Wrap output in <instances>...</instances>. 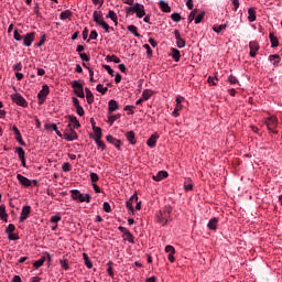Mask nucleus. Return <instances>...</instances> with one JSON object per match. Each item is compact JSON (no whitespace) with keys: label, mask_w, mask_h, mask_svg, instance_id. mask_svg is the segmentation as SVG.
Returning a JSON list of instances; mask_svg holds the SVG:
<instances>
[{"label":"nucleus","mask_w":282,"mask_h":282,"mask_svg":"<svg viewBox=\"0 0 282 282\" xmlns=\"http://www.w3.org/2000/svg\"><path fill=\"white\" fill-rule=\"evenodd\" d=\"M138 19H142L145 14L147 11H144V4L139 3V7H137L135 13Z\"/></svg>","instance_id":"412c9836"},{"label":"nucleus","mask_w":282,"mask_h":282,"mask_svg":"<svg viewBox=\"0 0 282 282\" xmlns=\"http://www.w3.org/2000/svg\"><path fill=\"white\" fill-rule=\"evenodd\" d=\"M217 80H218L217 77L209 76L207 79V83L215 87L217 85Z\"/></svg>","instance_id":"4d7b16f0"},{"label":"nucleus","mask_w":282,"mask_h":282,"mask_svg":"<svg viewBox=\"0 0 282 282\" xmlns=\"http://www.w3.org/2000/svg\"><path fill=\"white\" fill-rule=\"evenodd\" d=\"M227 83H229V85H237V83H239V79H237L235 75H229Z\"/></svg>","instance_id":"de8ad7c7"},{"label":"nucleus","mask_w":282,"mask_h":282,"mask_svg":"<svg viewBox=\"0 0 282 282\" xmlns=\"http://www.w3.org/2000/svg\"><path fill=\"white\" fill-rule=\"evenodd\" d=\"M171 19L174 23H180L182 21V15H180V13H172Z\"/></svg>","instance_id":"09e8293b"},{"label":"nucleus","mask_w":282,"mask_h":282,"mask_svg":"<svg viewBox=\"0 0 282 282\" xmlns=\"http://www.w3.org/2000/svg\"><path fill=\"white\" fill-rule=\"evenodd\" d=\"M11 99L13 102H15V105H19V107H28V101L25 98H23V96H21V94H13Z\"/></svg>","instance_id":"423d86ee"},{"label":"nucleus","mask_w":282,"mask_h":282,"mask_svg":"<svg viewBox=\"0 0 282 282\" xmlns=\"http://www.w3.org/2000/svg\"><path fill=\"white\" fill-rule=\"evenodd\" d=\"M133 109H135V106H126L123 108V111H129L130 116H133L134 113Z\"/></svg>","instance_id":"e2e57ef3"},{"label":"nucleus","mask_w":282,"mask_h":282,"mask_svg":"<svg viewBox=\"0 0 282 282\" xmlns=\"http://www.w3.org/2000/svg\"><path fill=\"white\" fill-rule=\"evenodd\" d=\"M13 39L15 40V41H21L22 39H23V36H21L20 34H19V31H14L13 32Z\"/></svg>","instance_id":"774afa93"},{"label":"nucleus","mask_w":282,"mask_h":282,"mask_svg":"<svg viewBox=\"0 0 282 282\" xmlns=\"http://www.w3.org/2000/svg\"><path fill=\"white\" fill-rule=\"evenodd\" d=\"M96 89L99 91V94H107L109 88L105 87L102 84H98Z\"/></svg>","instance_id":"49530a36"},{"label":"nucleus","mask_w":282,"mask_h":282,"mask_svg":"<svg viewBox=\"0 0 282 282\" xmlns=\"http://www.w3.org/2000/svg\"><path fill=\"white\" fill-rule=\"evenodd\" d=\"M106 140H107V142H109L110 144H113V145L116 147V149H120L121 142H120V140L113 138V135L108 134V135L106 137Z\"/></svg>","instance_id":"a211bd4d"},{"label":"nucleus","mask_w":282,"mask_h":282,"mask_svg":"<svg viewBox=\"0 0 282 282\" xmlns=\"http://www.w3.org/2000/svg\"><path fill=\"white\" fill-rule=\"evenodd\" d=\"M166 177H169V172L160 171L156 175L152 176V180H154V182H162V180H166Z\"/></svg>","instance_id":"f3484780"},{"label":"nucleus","mask_w":282,"mask_h":282,"mask_svg":"<svg viewBox=\"0 0 282 282\" xmlns=\"http://www.w3.org/2000/svg\"><path fill=\"white\" fill-rule=\"evenodd\" d=\"M68 129H80V122L78 121V119L75 116H68Z\"/></svg>","instance_id":"9d476101"},{"label":"nucleus","mask_w":282,"mask_h":282,"mask_svg":"<svg viewBox=\"0 0 282 282\" xmlns=\"http://www.w3.org/2000/svg\"><path fill=\"white\" fill-rule=\"evenodd\" d=\"M184 191H193V181H191V178L185 181V183H184Z\"/></svg>","instance_id":"79ce46f5"},{"label":"nucleus","mask_w":282,"mask_h":282,"mask_svg":"<svg viewBox=\"0 0 282 282\" xmlns=\"http://www.w3.org/2000/svg\"><path fill=\"white\" fill-rule=\"evenodd\" d=\"M44 129L46 131H56L58 127L56 126V123H45Z\"/></svg>","instance_id":"ea45409f"},{"label":"nucleus","mask_w":282,"mask_h":282,"mask_svg":"<svg viewBox=\"0 0 282 282\" xmlns=\"http://www.w3.org/2000/svg\"><path fill=\"white\" fill-rule=\"evenodd\" d=\"M249 48H250L249 56H251V58H254V56H257V52H259L260 50L259 42L257 41L250 42Z\"/></svg>","instance_id":"1a4fd4ad"},{"label":"nucleus","mask_w":282,"mask_h":282,"mask_svg":"<svg viewBox=\"0 0 282 282\" xmlns=\"http://www.w3.org/2000/svg\"><path fill=\"white\" fill-rule=\"evenodd\" d=\"M59 263L63 270H69V263H67V260H59Z\"/></svg>","instance_id":"0e129e2a"},{"label":"nucleus","mask_w":282,"mask_h":282,"mask_svg":"<svg viewBox=\"0 0 282 282\" xmlns=\"http://www.w3.org/2000/svg\"><path fill=\"white\" fill-rule=\"evenodd\" d=\"M93 131L95 133L94 140L102 138V129L100 127H94Z\"/></svg>","instance_id":"7c9ffc66"},{"label":"nucleus","mask_w":282,"mask_h":282,"mask_svg":"<svg viewBox=\"0 0 282 282\" xmlns=\"http://www.w3.org/2000/svg\"><path fill=\"white\" fill-rule=\"evenodd\" d=\"M106 19H111L115 22V25H118V14H116L113 10L108 12Z\"/></svg>","instance_id":"393cba45"},{"label":"nucleus","mask_w":282,"mask_h":282,"mask_svg":"<svg viewBox=\"0 0 282 282\" xmlns=\"http://www.w3.org/2000/svg\"><path fill=\"white\" fill-rule=\"evenodd\" d=\"M160 6H161L163 12H171V7L166 3V1L161 0Z\"/></svg>","instance_id":"4c0bfd02"},{"label":"nucleus","mask_w":282,"mask_h":282,"mask_svg":"<svg viewBox=\"0 0 282 282\" xmlns=\"http://www.w3.org/2000/svg\"><path fill=\"white\" fill-rule=\"evenodd\" d=\"M172 213H173V207H171L170 205L165 206L162 210H159L156 213L158 224H161L162 226H166V224H170V221H173V218L171 217Z\"/></svg>","instance_id":"f257e3e1"},{"label":"nucleus","mask_w":282,"mask_h":282,"mask_svg":"<svg viewBox=\"0 0 282 282\" xmlns=\"http://www.w3.org/2000/svg\"><path fill=\"white\" fill-rule=\"evenodd\" d=\"M180 50L177 48H172V58L175 61V63H180L181 58Z\"/></svg>","instance_id":"c756f323"},{"label":"nucleus","mask_w":282,"mask_h":282,"mask_svg":"<svg viewBox=\"0 0 282 282\" xmlns=\"http://www.w3.org/2000/svg\"><path fill=\"white\" fill-rule=\"evenodd\" d=\"M159 138L160 135L158 133H153L147 141L148 147H150V149H155Z\"/></svg>","instance_id":"dca6fc26"},{"label":"nucleus","mask_w":282,"mask_h":282,"mask_svg":"<svg viewBox=\"0 0 282 282\" xmlns=\"http://www.w3.org/2000/svg\"><path fill=\"white\" fill-rule=\"evenodd\" d=\"M15 140L21 147H25V141H23L21 133L15 135Z\"/></svg>","instance_id":"6e6d98bb"},{"label":"nucleus","mask_w":282,"mask_h":282,"mask_svg":"<svg viewBox=\"0 0 282 282\" xmlns=\"http://www.w3.org/2000/svg\"><path fill=\"white\" fill-rule=\"evenodd\" d=\"M218 219L216 218V217H214V218H212L210 220H209V223L207 224V228L209 229V230H217V224H218Z\"/></svg>","instance_id":"4be33fe9"},{"label":"nucleus","mask_w":282,"mask_h":282,"mask_svg":"<svg viewBox=\"0 0 282 282\" xmlns=\"http://www.w3.org/2000/svg\"><path fill=\"white\" fill-rule=\"evenodd\" d=\"M270 63H273L274 66L279 65L281 63V56L279 54H273L269 56Z\"/></svg>","instance_id":"b1692460"},{"label":"nucleus","mask_w":282,"mask_h":282,"mask_svg":"<svg viewBox=\"0 0 282 282\" xmlns=\"http://www.w3.org/2000/svg\"><path fill=\"white\" fill-rule=\"evenodd\" d=\"M151 96H153V91L149 90V89H144L141 95V98H142V100H149V98H151Z\"/></svg>","instance_id":"2f4dec72"},{"label":"nucleus","mask_w":282,"mask_h":282,"mask_svg":"<svg viewBox=\"0 0 282 282\" xmlns=\"http://www.w3.org/2000/svg\"><path fill=\"white\" fill-rule=\"evenodd\" d=\"M204 17H206V12L205 11H200L199 13H197V15L195 18L196 25H198V23L204 20Z\"/></svg>","instance_id":"e433bc0d"},{"label":"nucleus","mask_w":282,"mask_h":282,"mask_svg":"<svg viewBox=\"0 0 282 282\" xmlns=\"http://www.w3.org/2000/svg\"><path fill=\"white\" fill-rule=\"evenodd\" d=\"M94 141L96 142L98 149L105 151V142H102V138L94 139Z\"/></svg>","instance_id":"a19ab883"},{"label":"nucleus","mask_w":282,"mask_h":282,"mask_svg":"<svg viewBox=\"0 0 282 282\" xmlns=\"http://www.w3.org/2000/svg\"><path fill=\"white\" fill-rule=\"evenodd\" d=\"M62 169L64 173H69V171H72V164H69V162H66L62 165Z\"/></svg>","instance_id":"3c124183"},{"label":"nucleus","mask_w":282,"mask_h":282,"mask_svg":"<svg viewBox=\"0 0 282 282\" xmlns=\"http://www.w3.org/2000/svg\"><path fill=\"white\" fill-rule=\"evenodd\" d=\"M98 180H100V177L98 176V174L91 172V173H90V181H91V183H93V184H96V182H98Z\"/></svg>","instance_id":"603ef678"},{"label":"nucleus","mask_w":282,"mask_h":282,"mask_svg":"<svg viewBox=\"0 0 282 282\" xmlns=\"http://www.w3.org/2000/svg\"><path fill=\"white\" fill-rule=\"evenodd\" d=\"M8 239H9V241H17L19 239V235L13 234V232L8 234Z\"/></svg>","instance_id":"680f3d73"},{"label":"nucleus","mask_w":282,"mask_h":282,"mask_svg":"<svg viewBox=\"0 0 282 282\" xmlns=\"http://www.w3.org/2000/svg\"><path fill=\"white\" fill-rule=\"evenodd\" d=\"M107 61H110V63H120V57L116 56V55H108L107 56Z\"/></svg>","instance_id":"c03bdc74"},{"label":"nucleus","mask_w":282,"mask_h":282,"mask_svg":"<svg viewBox=\"0 0 282 282\" xmlns=\"http://www.w3.org/2000/svg\"><path fill=\"white\" fill-rule=\"evenodd\" d=\"M117 109H119L118 101L113 99L110 100L108 102V113H113V111H117Z\"/></svg>","instance_id":"6ab92c4d"},{"label":"nucleus","mask_w":282,"mask_h":282,"mask_svg":"<svg viewBox=\"0 0 282 282\" xmlns=\"http://www.w3.org/2000/svg\"><path fill=\"white\" fill-rule=\"evenodd\" d=\"M64 138L67 142H74V140H78V134L74 131V129L69 128V130H65Z\"/></svg>","instance_id":"6e6552de"},{"label":"nucleus","mask_w":282,"mask_h":282,"mask_svg":"<svg viewBox=\"0 0 282 282\" xmlns=\"http://www.w3.org/2000/svg\"><path fill=\"white\" fill-rule=\"evenodd\" d=\"M226 28H228V24H220L218 26H213V30L216 34H220L223 30H226Z\"/></svg>","instance_id":"58836bf2"},{"label":"nucleus","mask_w":282,"mask_h":282,"mask_svg":"<svg viewBox=\"0 0 282 282\" xmlns=\"http://www.w3.org/2000/svg\"><path fill=\"white\" fill-rule=\"evenodd\" d=\"M138 202V194H133L127 202H126V206L129 210V213H131L133 215V203Z\"/></svg>","instance_id":"ddd939ff"},{"label":"nucleus","mask_w":282,"mask_h":282,"mask_svg":"<svg viewBox=\"0 0 282 282\" xmlns=\"http://www.w3.org/2000/svg\"><path fill=\"white\" fill-rule=\"evenodd\" d=\"M96 39H98V32L96 30L90 31L89 40L96 41Z\"/></svg>","instance_id":"bf43d9fd"},{"label":"nucleus","mask_w":282,"mask_h":282,"mask_svg":"<svg viewBox=\"0 0 282 282\" xmlns=\"http://www.w3.org/2000/svg\"><path fill=\"white\" fill-rule=\"evenodd\" d=\"M35 36H36V33L34 32L26 33L23 36V45H25V47H30L32 43H34Z\"/></svg>","instance_id":"0eeeda50"},{"label":"nucleus","mask_w":282,"mask_h":282,"mask_svg":"<svg viewBox=\"0 0 282 282\" xmlns=\"http://www.w3.org/2000/svg\"><path fill=\"white\" fill-rule=\"evenodd\" d=\"M61 221V215H54L51 217V224H58Z\"/></svg>","instance_id":"052dcab7"},{"label":"nucleus","mask_w":282,"mask_h":282,"mask_svg":"<svg viewBox=\"0 0 282 282\" xmlns=\"http://www.w3.org/2000/svg\"><path fill=\"white\" fill-rule=\"evenodd\" d=\"M93 21H95L97 25H100L107 34H109V30H113V28H110L109 24L105 22V18H102V11H94Z\"/></svg>","instance_id":"f03ea898"},{"label":"nucleus","mask_w":282,"mask_h":282,"mask_svg":"<svg viewBox=\"0 0 282 282\" xmlns=\"http://www.w3.org/2000/svg\"><path fill=\"white\" fill-rule=\"evenodd\" d=\"M102 209L105 213H111V205H109V203L105 202Z\"/></svg>","instance_id":"338daca9"},{"label":"nucleus","mask_w":282,"mask_h":282,"mask_svg":"<svg viewBox=\"0 0 282 282\" xmlns=\"http://www.w3.org/2000/svg\"><path fill=\"white\" fill-rule=\"evenodd\" d=\"M126 138H127L128 142H130L131 144H135V132H133V131L127 132Z\"/></svg>","instance_id":"cd10ccee"},{"label":"nucleus","mask_w":282,"mask_h":282,"mask_svg":"<svg viewBox=\"0 0 282 282\" xmlns=\"http://www.w3.org/2000/svg\"><path fill=\"white\" fill-rule=\"evenodd\" d=\"M13 230H15L14 225L13 224H9L7 229H6V232H7V235H10V234L13 232Z\"/></svg>","instance_id":"69168bd1"},{"label":"nucleus","mask_w":282,"mask_h":282,"mask_svg":"<svg viewBox=\"0 0 282 282\" xmlns=\"http://www.w3.org/2000/svg\"><path fill=\"white\" fill-rule=\"evenodd\" d=\"M79 58H80L84 63H89V61H90L89 55H87L86 53H80V54H79Z\"/></svg>","instance_id":"864d4df0"},{"label":"nucleus","mask_w":282,"mask_h":282,"mask_svg":"<svg viewBox=\"0 0 282 282\" xmlns=\"http://www.w3.org/2000/svg\"><path fill=\"white\" fill-rule=\"evenodd\" d=\"M0 217L2 221H8V213H6L4 206H0Z\"/></svg>","instance_id":"f704fd0d"},{"label":"nucleus","mask_w":282,"mask_h":282,"mask_svg":"<svg viewBox=\"0 0 282 282\" xmlns=\"http://www.w3.org/2000/svg\"><path fill=\"white\" fill-rule=\"evenodd\" d=\"M86 91V100L88 102V105H93L94 104V93H91V90L89 88H85Z\"/></svg>","instance_id":"5701e85b"},{"label":"nucleus","mask_w":282,"mask_h":282,"mask_svg":"<svg viewBox=\"0 0 282 282\" xmlns=\"http://www.w3.org/2000/svg\"><path fill=\"white\" fill-rule=\"evenodd\" d=\"M276 122L278 120L274 117H268L264 121L269 131H272V133H274V127H276Z\"/></svg>","instance_id":"9b49d317"},{"label":"nucleus","mask_w":282,"mask_h":282,"mask_svg":"<svg viewBox=\"0 0 282 282\" xmlns=\"http://www.w3.org/2000/svg\"><path fill=\"white\" fill-rule=\"evenodd\" d=\"M165 252H167L169 254H175V248L171 245H167L165 247Z\"/></svg>","instance_id":"13d9d810"},{"label":"nucleus","mask_w":282,"mask_h":282,"mask_svg":"<svg viewBox=\"0 0 282 282\" xmlns=\"http://www.w3.org/2000/svg\"><path fill=\"white\" fill-rule=\"evenodd\" d=\"M248 21L249 23H254L257 21V11L253 8L248 9Z\"/></svg>","instance_id":"aec40b11"},{"label":"nucleus","mask_w":282,"mask_h":282,"mask_svg":"<svg viewBox=\"0 0 282 282\" xmlns=\"http://www.w3.org/2000/svg\"><path fill=\"white\" fill-rule=\"evenodd\" d=\"M72 17V11L69 10H66V11H63L61 14H59V19L62 21H65L66 19H69Z\"/></svg>","instance_id":"72a5a7b5"},{"label":"nucleus","mask_w":282,"mask_h":282,"mask_svg":"<svg viewBox=\"0 0 282 282\" xmlns=\"http://www.w3.org/2000/svg\"><path fill=\"white\" fill-rule=\"evenodd\" d=\"M48 95H50V86L44 85L40 90V93L37 94L39 105H43V102H45V98H47Z\"/></svg>","instance_id":"39448f33"},{"label":"nucleus","mask_w":282,"mask_h":282,"mask_svg":"<svg viewBox=\"0 0 282 282\" xmlns=\"http://www.w3.org/2000/svg\"><path fill=\"white\" fill-rule=\"evenodd\" d=\"M17 180L21 184V186H25L26 188L32 186V181H30V178H28L21 174L17 175Z\"/></svg>","instance_id":"4468645a"},{"label":"nucleus","mask_w":282,"mask_h":282,"mask_svg":"<svg viewBox=\"0 0 282 282\" xmlns=\"http://www.w3.org/2000/svg\"><path fill=\"white\" fill-rule=\"evenodd\" d=\"M269 39H270V42H271V47H279V37L273 35V33H270Z\"/></svg>","instance_id":"a878e982"},{"label":"nucleus","mask_w":282,"mask_h":282,"mask_svg":"<svg viewBox=\"0 0 282 282\" xmlns=\"http://www.w3.org/2000/svg\"><path fill=\"white\" fill-rule=\"evenodd\" d=\"M116 120H120V113L110 116V117L108 118V122H109L110 127H111V124H113V122H115Z\"/></svg>","instance_id":"a18cd8bd"},{"label":"nucleus","mask_w":282,"mask_h":282,"mask_svg":"<svg viewBox=\"0 0 282 282\" xmlns=\"http://www.w3.org/2000/svg\"><path fill=\"white\" fill-rule=\"evenodd\" d=\"M70 194H72V199H74V202H80V203L85 202L86 204H89V202H91V196H89V194H83L78 189H72Z\"/></svg>","instance_id":"7ed1b4c3"},{"label":"nucleus","mask_w":282,"mask_h":282,"mask_svg":"<svg viewBox=\"0 0 282 282\" xmlns=\"http://www.w3.org/2000/svg\"><path fill=\"white\" fill-rule=\"evenodd\" d=\"M123 237L126 241H129V243H135L133 234L131 231H128Z\"/></svg>","instance_id":"c9c22d12"},{"label":"nucleus","mask_w":282,"mask_h":282,"mask_svg":"<svg viewBox=\"0 0 282 282\" xmlns=\"http://www.w3.org/2000/svg\"><path fill=\"white\" fill-rule=\"evenodd\" d=\"M30 213H31V207L30 206H24L22 208L21 215H20V223L23 224V221H25V219H28L30 217Z\"/></svg>","instance_id":"2eb2a0df"},{"label":"nucleus","mask_w":282,"mask_h":282,"mask_svg":"<svg viewBox=\"0 0 282 282\" xmlns=\"http://www.w3.org/2000/svg\"><path fill=\"white\" fill-rule=\"evenodd\" d=\"M84 263L88 270H91L94 268V263L89 260V256L87 253H83Z\"/></svg>","instance_id":"bb28decb"},{"label":"nucleus","mask_w":282,"mask_h":282,"mask_svg":"<svg viewBox=\"0 0 282 282\" xmlns=\"http://www.w3.org/2000/svg\"><path fill=\"white\" fill-rule=\"evenodd\" d=\"M45 256H43L41 259H39L37 261H35L33 263V267L39 270V268H41L43 265V263H45Z\"/></svg>","instance_id":"473e14b6"},{"label":"nucleus","mask_w":282,"mask_h":282,"mask_svg":"<svg viewBox=\"0 0 282 282\" xmlns=\"http://www.w3.org/2000/svg\"><path fill=\"white\" fill-rule=\"evenodd\" d=\"M15 153H18V156L20 158V160L25 159V151L23 150V148H17Z\"/></svg>","instance_id":"37998d69"},{"label":"nucleus","mask_w":282,"mask_h":282,"mask_svg":"<svg viewBox=\"0 0 282 282\" xmlns=\"http://www.w3.org/2000/svg\"><path fill=\"white\" fill-rule=\"evenodd\" d=\"M72 87L74 88V94L78 98H85V90L83 89V84L78 80H73Z\"/></svg>","instance_id":"20e7f679"},{"label":"nucleus","mask_w":282,"mask_h":282,"mask_svg":"<svg viewBox=\"0 0 282 282\" xmlns=\"http://www.w3.org/2000/svg\"><path fill=\"white\" fill-rule=\"evenodd\" d=\"M127 30L130 31V33L133 34V36H137V39H140L141 35L138 33V26L128 25Z\"/></svg>","instance_id":"c85d7f7f"},{"label":"nucleus","mask_w":282,"mask_h":282,"mask_svg":"<svg viewBox=\"0 0 282 282\" xmlns=\"http://www.w3.org/2000/svg\"><path fill=\"white\" fill-rule=\"evenodd\" d=\"M15 140L21 147H25V141H23L21 133L15 135Z\"/></svg>","instance_id":"5fc2aeb1"},{"label":"nucleus","mask_w":282,"mask_h":282,"mask_svg":"<svg viewBox=\"0 0 282 282\" xmlns=\"http://www.w3.org/2000/svg\"><path fill=\"white\" fill-rule=\"evenodd\" d=\"M174 36L176 39L177 47H180V48L186 47V41L184 39H182V35L180 34V31L174 30Z\"/></svg>","instance_id":"f8f14e48"},{"label":"nucleus","mask_w":282,"mask_h":282,"mask_svg":"<svg viewBox=\"0 0 282 282\" xmlns=\"http://www.w3.org/2000/svg\"><path fill=\"white\" fill-rule=\"evenodd\" d=\"M183 107L184 106H182V105H176L175 109L172 112V116H174V118H177V116H180L178 112L182 111Z\"/></svg>","instance_id":"8fccbe9b"}]
</instances>
